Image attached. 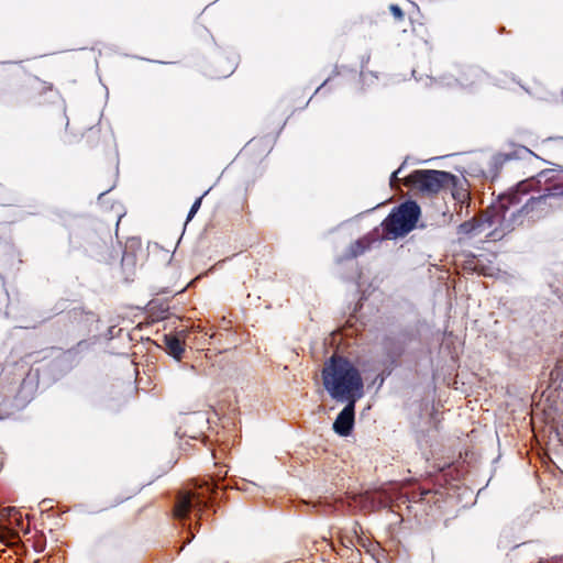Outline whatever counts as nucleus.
<instances>
[{
    "mask_svg": "<svg viewBox=\"0 0 563 563\" xmlns=\"http://www.w3.org/2000/svg\"><path fill=\"white\" fill-rule=\"evenodd\" d=\"M454 175L434 169L415 170L405 178V185L422 195L431 196L449 188L454 183Z\"/></svg>",
    "mask_w": 563,
    "mask_h": 563,
    "instance_id": "f03ea898",
    "label": "nucleus"
},
{
    "mask_svg": "<svg viewBox=\"0 0 563 563\" xmlns=\"http://www.w3.org/2000/svg\"><path fill=\"white\" fill-rule=\"evenodd\" d=\"M16 512L14 507H7L0 512V521L3 522L0 528V541L5 544H14L19 538L18 532L11 527Z\"/></svg>",
    "mask_w": 563,
    "mask_h": 563,
    "instance_id": "39448f33",
    "label": "nucleus"
},
{
    "mask_svg": "<svg viewBox=\"0 0 563 563\" xmlns=\"http://www.w3.org/2000/svg\"><path fill=\"white\" fill-rule=\"evenodd\" d=\"M365 251V246L363 245V241H356L352 246H351V252H350V256L351 257H356L358 256L360 254H363Z\"/></svg>",
    "mask_w": 563,
    "mask_h": 563,
    "instance_id": "6e6552de",
    "label": "nucleus"
},
{
    "mask_svg": "<svg viewBox=\"0 0 563 563\" xmlns=\"http://www.w3.org/2000/svg\"><path fill=\"white\" fill-rule=\"evenodd\" d=\"M346 405L343 410L338 415L334 423L333 430L342 437H346L350 434L353 424H354V410L356 401H345Z\"/></svg>",
    "mask_w": 563,
    "mask_h": 563,
    "instance_id": "20e7f679",
    "label": "nucleus"
},
{
    "mask_svg": "<svg viewBox=\"0 0 563 563\" xmlns=\"http://www.w3.org/2000/svg\"><path fill=\"white\" fill-rule=\"evenodd\" d=\"M164 343L166 345L167 352L176 360H180L184 352L181 341L177 336L165 335Z\"/></svg>",
    "mask_w": 563,
    "mask_h": 563,
    "instance_id": "423d86ee",
    "label": "nucleus"
},
{
    "mask_svg": "<svg viewBox=\"0 0 563 563\" xmlns=\"http://www.w3.org/2000/svg\"><path fill=\"white\" fill-rule=\"evenodd\" d=\"M472 74L478 75V74H479V71H478V70H476V69H473V70H472Z\"/></svg>",
    "mask_w": 563,
    "mask_h": 563,
    "instance_id": "2eb2a0df",
    "label": "nucleus"
},
{
    "mask_svg": "<svg viewBox=\"0 0 563 563\" xmlns=\"http://www.w3.org/2000/svg\"><path fill=\"white\" fill-rule=\"evenodd\" d=\"M201 201H202V197L198 198L194 205L191 206L190 210H189V213H188V221L191 220V218L197 213V211L199 210L200 206H201Z\"/></svg>",
    "mask_w": 563,
    "mask_h": 563,
    "instance_id": "1a4fd4ad",
    "label": "nucleus"
},
{
    "mask_svg": "<svg viewBox=\"0 0 563 563\" xmlns=\"http://www.w3.org/2000/svg\"><path fill=\"white\" fill-rule=\"evenodd\" d=\"M551 173V170H543L541 172L539 175H538V181H540L541 179H545L548 180V175Z\"/></svg>",
    "mask_w": 563,
    "mask_h": 563,
    "instance_id": "4468645a",
    "label": "nucleus"
},
{
    "mask_svg": "<svg viewBox=\"0 0 563 563\" xmlns=\"http://www.w3.org/2000/svg\"><path fill=\"white\" fill-rule=\"evenodd\" d=\"M22 521H23V519H22V515H21V512L18 510L16 515H15V516H13V518H12V526H11V527H12L13 529H14V527H21Z\"/></svg>",
    "mask_w": 563,
    "mask_h": 563,
    "instance_id": "9b49d317",
    "label": "nucleus"
},
{
    "mask_svg": "<svg viewBox=\"0 0 563 563\" xmlns=\"http://www.w3.org/2000/svg\"><path fill=\"white\" fill-rule=\"evenodd\" d=\"M467 227H468V224H467V223L462 224V228H463V229H466Z\"/></svg>",
    "mask_w": 563,
    "mask_h": 563,
    "instance_id": "dca6fc26",
    "label": "nucleus"
},
{
    "mask_svg": "<svg viewBox=\"0 0 563 563\" xmlns=\"http://www.w3.org/2000/svg\"><path fill=\"white\" fill-rule=\"evenodd\" d=\"M555 197H556V194H549V195L540 196L538 198H532L530 201H531V203H541V202L545 201L547 199H553Z\"/></svg>",
    "mask_w": 563,
    "mask_h": 563,
    "instance_id": "9d476101",
    "label": "nucleus"
},
{
    "mask_svg": "<svg viewBox=\"0 0 563 563\" xmlns=\"http://www.w3.org/2000/svg\"><path fill=\"white\" fill-rule=\"evenodd\" d=\"M401 173V168L397 169L396 172L393 173L391 177H390V185L394 187L397 185L399 178H398V175Z\"/></svg>",
    "mask_w": 563,
    "mask_h": 563,
    "instance_id": "ddd939ff",
    "label": "nucleus"
},
{
    "mask_svg": "<svg viewBox=\"0 0 563 563\" xmlns=\"http://www.w3.org/2000/svg\"><path fill=\"white\" fill-rule=\"evenodd\" d=\"M191 508V496L188 494H183L179 496L176 505H175V516L177 518L185 517Z\"/></svg>",
    "mask_w": 563,
    "mask_h": 563,
    "instance_id": "0eeeda50",
    "label": "nucleus"
},
{
    "mask_svg": "<svg viewBox=\"0 0 563 563\" xmlns=\"http://www.w3.org/2000/svg\"><path fill=\"white\" fill-rule=\"evenodd\" d=\"M390 11L396 19H401L404 16L401 9L396 4L390 5Z\"/></svg>",
    "mask_w": 563,
    "mask_h": 563,
    "instance_id": "f8f14e48",
    "label": "nucleus"
},
{
    "mask_svg": "<svg viewBox=\"0 0 563 563\" xmlns=\"http://www.w3.org/2000/svg\"><path fill=\"white\" fill-rule=\"evenodd\" d=\"M420 214L417 202L406 201L389 213L383 222L384 229L391 238L404 236L416 228Z\"/></svg>",
    "mask_w": 563,
    "mask_h": 563,
    "instance_id": "7ed1b4c3",
    "label": "nucleus"
},
{
    "mask_svg": "<svg viewBox=\"0 0 563 563\" xmlns=\"http://www.w3.org/2000/svg\"><path fill=\"white\" fill-rule=\"evenodd\" d=\"M324 389L332 399L357 401L364 395V383L358 369L346 358L332 356L322 369Z\"/></svg>",
    "mask_w": 563,
    "mask_h": 563,
    "instance_id": "f257e3e1",
    "label": "nucleus"
}]
</instances>
